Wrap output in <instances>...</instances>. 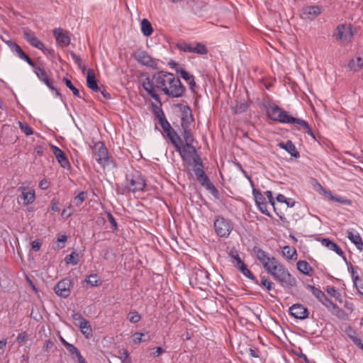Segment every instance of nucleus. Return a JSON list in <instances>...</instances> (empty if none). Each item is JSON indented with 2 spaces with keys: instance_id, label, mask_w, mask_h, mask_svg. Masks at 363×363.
<instances>
[{
  "instance_id": "obj_12",
  "label": "nucleus",
  "mask_w": 363,
  "mask_h": 363,
  "mask_svg": "<svg viewBox=\"0 0 363 363\" xmlns=\"http://www.w3.org/2000/svg\"><path fill=\"white\" fill-rule=\"evenodd\" d=\"M289 313L296 319L304 320L308 317L309 311L303 305L295 303L289 308Z\"/></svg>"
},
{
  "instance_id": "obj_3",
  "label": "nucleus",
  "mask_w": 363,
  "mask_h": 363,
  "mask_svg": "<svg viewBox=\"0 0 363 363\" xmlns=\"http://www.w3.org/2000/svg\"><path fill=\"white\" fill-rule=\"evenodd\" d=\"M162 123H160V125L166 134L167 137L169 139L171 143L174 145L176 150L179 153L180 157L184 162H187V157H186V150L183 146L182 140L180 136L177 134V133L174 130V129L171 126L170 123L167 119H164L162 121Z\"/></svg>"
},
{
  "instance_id": "obj_56",
  "label": "nucleus",
  "mask_w": 363,
  "mask_h": 363,
  "mask_svg": "<svg viewBox=\"0 0 363 363\" xmlns=\"http://www.w3.org/2000/svg\"><path fill=\"white\" fill-rule=\"evenodd\" d=\"M259 210L264 215L272 217L271 213L267 210V204L266 202L260 203L259 204H257Z\"/></svg>"
},
{
  "instance_id": "obj_42",
  "label": "nucleus",
  "mask_w": 363,
  "mask_h": 363,
  "mask_svg": "<svg viewBox=\"0 0 363 363\" xmlns=\"http://www.w3.org/2000/svg\"><path fill=\"white\" fill-rule=\"evenodd\" d=\"M72 318L73 319L74 323L77 326H81L82 324L85 325L87 320L82 315L81 313L75 311L72 312Z\"/></svg>"
},
{
  "instance_id": "obj_55",
  "label": "nucleus",
  "mask_w": 363,
  "mask_h": 363,
  "mask_svg": "<svg viewBox=\"0 0 363 363\" xmlns=\"http://www.w3.org/2000/svg\"><path fill=\"white\" fill-rule=\"evenodd\" d=\"M197 180L201 184V186L206 188V189L213 184L206 174L199 177Z\"/></svg>"
},
{
  "instance_id": "obj_6",
  "label": "nucleus",
  "mask_w": 363,
  "mask_h": 363,
  "mask_svg": "<svg viewBox=\"0 0 363 363\" xmlns=\"http://www.w3.org/2000/svg\"><path fill=\"white\" fill-rule=\"evenodd\" d=\"M126 182V188L128 192L143 191L147 185L146 179L140 172L127 174Z\"/></svg>"
},
{
  "instance_id": "obj_49",
  "label": "nucleus",
  "mask_w": 363,
  "mask_h": 363,
  "mask_svg": "<svg viewBox=\"0 0 363 363\" xmlns=\"http://www.w3.org/2000/svg\"><path fill=\"white\" fill-rule=\"evenodd\" d=\"M18 125L21 130L27 136L33 134V130L27 123L23 122H18Z\"/></svg>"
},
{
  "instance_id": "obj_64",
  "label": "nucleus",
  "mask_w": 363,
  "mask_h": 363,
  "mask_svg": "<svg viewBox=\"0 0 363 363\" xmlns=\"http://www.w3.org/2000/svg\"><path fill=\"white\" fill-rule=\"evenodd\" d=\"M203 169L204 167H194L193 171L196 177V179L206 174Z\"/></svg>"
},
{
  "instance_id": "obj_45",
  "label": "nucleus",
  "mask_w": 363,
  "mask_h": 363,
  "mask_svg": "<svg viewBox=\"0 0 363 363\" xmlns=\"http://www.w3.org/2000/svg\"><path fill=\"white\" fill-rule=\"evenodd\" d=\"M62 81L65 82V85L67 86V87H68L73 93V94L78 97V98H82V96L80 94V92L79 91L78 89H77L72 84V82H71L70 79H69L68 78H63Z\"/></svg>"
},
{
  "instance_id": "obj_43",
  "label": "nucleus",
  "mask_w": 363,
  "mask_h": 363,
  "mask_svg": "<svg viewBox=\"0 0 363 363\" xmlns=\"http://www.w3.org/2000/svg\"><path fill=\"white\" fill-rule=\"evenodd\" d=\"M192 52L199 55H206L208 53L206 46L201 43H196L195 46H192Z\"/></svg>"
},
{
  "instance_id": "obj_27",
  "label": "nucleus",
  "mask_w": 363,
  "mask_h": 363,
  "mask_svg": "<svg viewBox=\"0 0 363 363\" xmlns=\"http://www.w3.org/2000/svg\"><path fill=\"white\" fill-rule=\"evenodd\" d=\"M347 238L356 246V247L362 250L363 248V241L359 233L354 234L352 231H347Z\"/></svg>"
},
{
  "instance_id": "obj_19",
  "label": "nucleus",
  "mask_w": 363,
  "mask_h": 363,
  "mask_svg": "<svg viewBox=\"0 0 363 363\" xmlns=\"http://www.w3.org/2000/svg\"><path fill=\"white\" fill-rule=\"evenodd\" d=\"M279 146L281 148L285 150L292 157L295 158H298L300 157L299 152L297 150L295 145L291 140H287L286 143H280Z\"/></svg>"
},
{
  "instance_id": "obj_39",
  "label": "nucleus",
  "mask_w": 363,
  "mask_h": 363,
  "mask_svg": "<svg viewBox=\"0 0 363 363\" xmlns=\"http://www.w3.org/2000/svg\"><path fill=\"white\" fill-rule=\"evenodd\" d=\"M345 262H347V260ZM346 263L347 264L348 270L351 274L354 285H357V282L360 281L357 269L360 270V269L358 267H354L351 263Z\"/></svg>"
},
{
  "instance_id": "obj_62",
  "label": "nucleus",
  "mask_w": 363,
  "mask_h": 363,
  "mask_svg": "<svg viewBox=\"0 0 363 363\" xmlns=\"http://www.w3.org/2000/svg\"><path fill=\"white\" fill-rule=\"evenodd\" d=\"M69 54L75 64H77L79 67H82L81 57L79 55H76L73 51H70Z\"/></svg>"
},
{
  "instance_id": "obj_33",
  "label": "nucleus",
  "mask_w": 363,
  "mask_h": 363,
  "mask_svg": "<svg viewBox=\"0 0 363 363\" xmlns=\"http://www.w3.org/2000/svg\"><path fill=\"white\" fill-rule=\"evenodd\" d=\"M33 72L37 75L38 79L40 81L43 78L48 77V73L42 65H37L33 62Z\"/></svg>"
},
{
  "instance_id": "obj_15",
  "label": "nucleus",
  "mask_w": 363,
  "mask_h": 363,
  "mask_svg": "<svg viewBox=\"0 0 363 363\" xmlns=\"http://www.w3.org/2000/svg\"><path fill=\"white\" fill-rule=\"evenodd\" d=\"M24 38L34 48H36L40 50H42L44 53L47 50V49L45 48L44 43L40 40L33 33L30 32V30H25L24 31Z\"/></svg>"
},
{
  "instance_id": "obj_4",
  "label": "nucleus",
  "mask_w": 363,
  "mask_h": 363,
  "mask_svg": "<svg viewBox=\"0 0 363 363\" xmlns=\"http://www.w3.org/2000/svg\"><path fill=\"white\" fill-rule=\"evenodd\" d=\"M91 149L95 160L101 167H117L116 162L108 155V150L104 143L99 141L94 143Z\"/></svg>"
},
{
  "instance_id": "obj_31",
  "label": "nucleus",
  "mask_w": 363,
  "mask_h": 363,
  "mask_svg": "<svg viewBox=\"0 0 363 363\" xmlns=\"http://www.w3.org/2000/svg\"><path fill=\"white\" fill-rule=\"evenodd\" d=\"M282 253L287 259L296 260L297 259V253L296 249L288 245L283 247Z\"/></svg>"
},
{
  "instance_id": "obj_14",
  "label": "nucleus",
  "mask_w": 363,
  "mask_h": 363,
  "mask_svg": "<svg viewBox=\"0 0 363 363\" xmlns=\"http://www.w3.org/2000/svg\"><path fill=\"white\" fill-rule=\"evenodd\" d=\"M51 149L55 155L57 161L60 166L65 169L70 167V163L65 155V153L58 147L51 145Z\"/></svg>"
},
{
  "instance_id": "obj_30",
  "label": "nucleus",
  "mask_w": 363,
  "mask_h": 363,
  "mask_svg": "<svg viewBox=\"0 0 363 363\" xmlns=\"http://www.w3.org/2000/svg\"><path fill=\"white\" fill-rule=\"evenodd\" d=\"M141 32L145 37L150 36L153 33V28L151 23L146 18L141 21Z\"/></svg>"
},
{
  "instance_id": "obj_2",
  "label": "nucleus",
  "mask_w": 363,
  "mask_h": 363,
  "mask_svg": "<svg viewBox=\"0 0 363 363\" xmlns=\"http://www.w3.org/2000/svg\"><path fill=\"white\" fill-rule=\"evenodd\" d=\"M253 253L263 265L266 272L286 291L297 286L296 279L289 272L286 267L274 257L269 255L258 246L252 249Z\"/></svg>"
},
{
  "instance_id": "obj_28",
  "label": "nucleus",
  "mask_w": 363,
  "mask_h": 363,
  "mask_svg": "<svg viewBox=\"0 0 363 363\" xmlns=\"http://www.w3.org/2000/svg\"><path fill=\"white\" fill-rule=\"evenodd\" d=\"M327 309L333 315L337 316L339 318L344 319L346 315L345 312L333 301L331 302V304L327 307Z\"/></svg>"
},
{
  "instance_id": "obj_21",
  "label": "nucleus",
  "mask_w": 363,
  "mask_h": 363,
  "mask_svg": "<svg viewBox=\"0 0 363 363\" xmlns=\"http://www.w3.org/2000/svg\"><path fill=\"white\" fill-rule=\"evenodd\" d=\"M251 101L250 100L238 101H236L235 105L231 106L233 113L240 114L245 113L250 107Z\"/></svg>"
},
{
  "instance_id": "obj_18",
  "label": "nucleus",
  "mask_w": 363,
  "mask_h": 363,
  "mask_svg": "<svg viewBox=\"0 0 363 363\" xmlns=\"http://www.w3.org/2000/svg\"><path fill=\"white\" fill-rule=\"evenodd\" d=\"M86 85L89 89L94 91L96 92L100 90V87L98 86L97 80L95 77L94 72L91 69H89L87 71Z\"/></svg>"
},
{
  "instance_id": "obj_52",
  "label": "nucleus",
  "mask_w": 363,
  "mask_h": 363,
  "mask_svg": "<svg viewBox=\"0 0 363 363\" xmlns=\"http://www.w3.org/2000/svg\"><path fill=\"white\" fill-rule=\"evenodd\" d=\"M297 125L303 127V128H305L306 130V133L310 135L313 138H315V135L314 133H313L311 128H310L308 123L303 120V119H299V121H298V123H297Z\"/></svg>"
},
{
  "instance_id": "obj_61",
  "label": "nucleus",
  "mask_w": 363,
  "mask_h": 363,
  "mask_svg": "<svg viewBox=\"0 0 363 363\" xmlns=\"http://www.w3.org/2000/svg\"><path fill=\"white\" fill-rule=\"evenodd\" d=\"M107 218L108 221L111 223L112 225V228L113 230H116L118 228L117 223L116 221V219L114 218L111 212H107Z\"/></svg>"
},
{
  "instance_id": "obj_47",
  "label": "nucleus",
  "mask_w": 363,
  "mask_h": 363,
  "mask_svg": "<svg viewBox=\"0 0 363 363\" xmlns=\"http://www.w3.org/2000/svg\"><path fill=\"white\" fill-rule=\"evenodd\" d=\"M252 194H253V196H254L256 205L257 204H259L260 203L266 202L265 201V198L262 194V193L260 192L259 190H258V189H257L255 188H253V189H252Z\"/></svg>"
},
{
  "instance_id": "obj_24",
  "label": "nucleus",
  "mask_w": 363,
  "mask_h": 363,
  "mask_svg": "<svg viewBox=\"0 0 363 363\" xmlns=\"http://www.w3.org/2000/svg\"><path fill=\"white\" fill-rule=\"evenodd\" d=\"M189 126V125H182V128L183 130L182 136L184 138L186 147L191 146V143H193L194 142V137Z\"/></svg>"
},
{
  "instance_id": "obj_22",
  "label": "nucleus",
  "mask_w": 363,
  "mask_h": 363,
  "mask_svg": "<svg viewBox=\"0 0 363 363\" xmlns=\"http://www.w3.org/2000/svg\"><path fill=\"white\" fill-rule=\"evenodd\" d=\"M257 284L260 286L261 287H263V288L266 289V290L268 292H270L271 291H274L275 293L277 292V291L274 289V282H272L266 276H261L260 282L258 281V284ZM269 294L272 297H274V296L272 294L269 293Z\"/></svg>"
},
{
  "instance_id": "obj_51",
  "label": "nucleus",
  "mask_w": 363,
  "mask_h": 363,
  "mask_svg": "<svg viewBox=\"0 0 363 363\" xmlns=\"http://www.w3.org/2000/svg\"><path fill=\"white\" fill-rule=\"evenodd\" d=\"M345 334L353 340L357 337V331L353 328L351 325H347L344 330Z\"/></svg>"
},
{
  "instance_id": "obj_16",
  "label": "nucleus",
  "mask_w": 363,
  "mask_h": 363,
  "mask_svg": "<svg viewBox=\"0 0 363 363\" xmlns=\"http://www.w3.org/2000/svg\"><path fill=\"white\" fill-rule=\"evenodd\" d=\"M176 72L179 74L181 77L188 82L190 89L193 92H195V87H196V84L194 80V77L192 74H190L182 67L176 69Z\"/></svg>"
},
{
  "instance_id": "obj_25",
  "label": "nucleus",
  "mask_w": 363,
  "mask_h": 363,
  "mask_svg": "<svg viewBox=\"0 0 363 363\" xmlns=\"http://www.w3.org/2000/svg\"><path fill=\"white\" fill-rule=\"evenodd\" d=\"M296 266L298 270L305 275L311 276L313 271L308 262L305 260H299L297 262Z\"/></svg>"
},
{
  "instance_id": "obj_23",
  "label": "nucleus",
  "mask_w": 363,
  "mask_h": 363,
  "mask_svg": "<svg viewBox=\"0 0 363 363\" xmlns=\"http://www.w3.org/2000/svg\"><path fill=\"white\" fill-rule=\"evenodd\" d=\"M54 35L57 43L62 46L67 47L70 44V38L68 36L67 33H64L62 30L57 32L55 30H54Z\"/></svg>"
},
{
  "instance_id": "obj_37",
  "label": "nucleus",
  "mask_w": 363,
  "mask_h": 363,
  "mask_svg": "<svg viewBox=\"0 0 363 363\" xmlns=\"http://www.w3.org/2000/svg\"><path fill=\"white\" fill-rule=\"evenodd\" d=\"M161 106L162 105L160 104V106H157L152 103V111L155 116L158 118L160 124L162 123V121L167 119Z\"/></svg>"
},
{
  "instance_id": "obj_34",
  "label": "nucleus",
  "mask_w": 363,
  "mask_h": 363,
  "mask_svg": "<svg viewBox=\"0 0 363 363\" xmlns=\"http://www.w3.org/2000/svg\"><path fill=\"white\" fill-rule=\"evenodd\" d=\"M15 52L20 59L25 60L30 67H33L32 59L22 50L20 45L16 48Z\"/></svg>"
},
{
  "instance_id": "obj_54",
  "label": "nucleus",
  "mask_w": 363,
  "mask_h": 363,
  "mask_svg": "<svg viewBox=\"0 0 363 363\" xmlns=\"http://www.w3.org/2000/svg\"><path fill=\"white\" fill-rule=\"evenodd\" d=\"M119 353L121 354L120 359H121L122 363H132L131 357H130V354L127 350H122L119 351Z\"/></svg>"
},
{
  "instance_id": "obj_13",
  "label": "nucleus",
  "mask_w": 363,
  "mask_h": 363,
  "mask_svg": "<svg viewBox=\"0 0 363 363\" xmlns=\"http://www.w3.org/2000/svg\"><path fill=\"white\" fill-rule=\"evenodd\" d=\"M177 106L179 107L182 111L181 126L183 125H189L194 120L190 106L188 105H182L181 104H179Z\"/></svg>"
},
{
  "instance_id": "obj_32",
  "label": "nucleus",
  "mask_w": 363,
  "mask_h": 363,
  "mask_svg": "<svg viewBox=\"0 0 363 363\" xmlns=\"http://www.w3.org/2000/svg\"><path fill=\"white\" fill-rule=\"evenodd\" d=\"M81 259V255L79 253L76 252H72L69 255H67L65 258V262L67 264H72L73 266L77 265Z\"/></svg>"
},
{
  "instance_id": "obj_57",
  "label": "nucleus",
  "mask_w": 363,
  "mask_h": 363,
  "mask_svg": "<svg viewBox=\"0 0 363 363\" xmlns=\"http://www.w3.org/2000/svg\"><path fill=\"white\" fill-rule=\"evenodd\" d=\"M206 190H208L216 199H220L219 191L216 188V186L213 185V184H212L210 186H208L206 189Z\"/></svg>"
},
{
  "instance_id": "obj_36",
  "label": "nucleus",
  "mask_w": 363,
  "mask_h": 363,
  "mask_svg": "<svg viewBox=\"0 0 363 363\" xmlns=\"http://www.w3.org/2000/svg\"><path fill=\"white\" fill-rule=\"evenodd\" d=\"M348 66L351 69L357 72L363 67V59L360 57H357L356 60L352 59Z\"/></svg>"
},
{
  "instance_id": "obj_26",
  "label": "nucleus",
  "mask_w": 363,
  "mask_h": 363,
  "mask_svg": "<svg viewBox=\"0 0 363 363\" xmlns=\"http://www.w3.org/2000/svg\"><path fill=\"white\" fill-rule=\"evenodd\" d=\"M228 256L229 257H230V262L235 268H238V266L240 265L244 262L239 255L238 250L235 247H233L230 250V252H228Z\"/></svg>"
},
{
  "instance_id": "obj_11",
  "label": "nucleus",
  "mask_w": 363,
  "mask_h": 363,
  "mask_svg": "<svg viewBox=\"0 0 363 363\" xmlns=\"http://www.w3.org/2000/svg\"><path fill=\"white\" fill-rule=\"evenodd\" d=\"M322 13L319 6H306L301 10L300 17L305 21H313Z\"/></svg>"
},
{
  "instance_id": "obj_44",
  "label": "nucleus",
  "mask_w": 363,
  "mask_h": 363,
  "mask_svg": "<svg viewBox=\"0 0 363 363\" xmlns=\"http://www.w3.org/2000/svg\"><path fill=\"white\" fill-rule=\"evenodd\" d=\"M87 191H81L79 192L73 199V202L76 206H80L82 203L87 198Z\"/></svg>"
},
{
  "instance_id": "obj_50",
  "label": "nucleus",
  "mask_w": 363,
  "mask_h": 363,
  "mask_svg": "<svg viewBox=\"0 0 363 363\" xmlns=\"http://www.w3.org/2000/svg\"><path fill=\"white\" fill-rule=\"evenodd\" d=\"M331 201L343 204V205H351L352 201L350 199L342 197L338 195L331 196Z\"/></svg>"
},
{
  "instance_id": "obj_40",
  "label": "nucleus",
  "mask_w": 363,
  "mask_h": 363,
  "mask_svg": "<svg viewBox=\"0 0 363 363\" xmlns=\"http://www.w3.org/2000/svg\"><path fill=\"white\" fill-rule=\"evenodd\" d=\"M85 281L91 286H99L102 284L101 280L98 278V275L96 274H90L87 277V279Z\"/></svg>"
},
{
  "instance_id": "obj_53",
  "label": "nucleus",
  "mask_w": 363,
  "mask_h": 363,
  "mask_svg": "<svg viewBox=\"0 0 363 363\" xmlns=\"http://www.w3.org/2000/svg\"><path fill=\"white\" fill-rule=\"evenodd\" d=\"M74 212V210L73 208V206L72 204H69L67 206L66 208H64L61 213V216L64 218V219H67L68 218H69L70 216H72L73 215Z\"/></svg>"
},
{
  "instance_id": "obj_46",
  "label": "nucleus",
  "mask_w": 363,
  "mask_h": 363,
  "mask_svg": "<svg viewBox=\"0 0 363 363\" xmlns=\"http://www.w3.org/2000/svg\"><path fill=\"white\" fill-rule=\"evenodd\" d=\"M177 48L185 52H192V45L185 41H179L176 44Z\"/></svg>"
},
{
  "instance_id": "obj_8",
  "label": "nucleus",
  "mask_w": 363,
  "mask_h": 363,
  "mask_svg": "<svg viewBox=\"0 0 363 363\" xmlns=\"http://www.w3.org/2000/svg\"><path fill=\"white\" fill-rule=\"evenodd\" d=\"M190 283L203 290L208 285L209 273L203 268H194L190 277Z\"/></svg>"
},
{
  "instance_id": "obj_7",
  "label": "nucleus",
  "mask_w": 363,
  "mask_h": 363,
  "mask_svg": "<svg viewBox=\"0 0 363 363\" xmlns=\"http://www.w3.org/2000/svg\"><path fill=\"white\" fill-rule=\"evenodd\" d=\"M233 228V223L230 219L222 216H216L214 220V229L218 236L228 238Z\"/></svg>"
},
{
  "instance_id": "obj_63",
  "label": "nucleus",
  "mask_w": 363,
  "mask_h": 363,
  "mask_svg": "<svg viewBox=\"0 0 363 363\" xmlns=\"http://www.w3.org/2000/svg\"><path fill=\"white\" fill-rule=\"evenodd\" d=\"M58 206H59V201L57 199L53 198L51 200V203H50L51 210L55 212H58L60 211V208Z\"/></svg>"
},
{
  "instance_id": "obj_38",
  "label": "nucleus",
  "mask_w": 363,
  "mask_h": 363,
  "mask_svg": "<svg viewBox=\"0 0 363 363\" xmlns=\"http://www.w3.org/2000/svg\"><path fill=\"white\" fill-rule=\"evenodd\" d=\"M315 297L326 308L328 307L331 302L333 301L323 292L320 289L317 292Z\"/></svg>"
},
{
  "instance_id": "obj_59",
  "label": "nucleus",
  "mask_w": 363,
  "mask_h": 363,
  "mask_svg": "<svg viewBox=\"0 0 363 363\" xmlns=\"http://www.w3.org/2000/svg\"><path fill=\"white\" fill-rule=\"evenodd\" d=\"M193 162H194V167H204L203 162L199 154H196V155H193Z\"/></svg>"
},
{
  "instance_id": "obj_29",
  "label": "nucleus",
  "mask_w": 363,
  "mask_h": 363,
  "mask_svg": "<svg viewBox=\"0 0 363 363\" xmlns=\"http://www.w3.org/2000/svg\"><path fill=\"white\" fill-rule=\"evenodd\" d=\"M236 269H238L245 277L252 280L255 284H258V280L255 277V275L251 272V271L248 269L247 266L245 264V262L238 266V268Z\"/></svg>"
},
{
  "instance_id": "obj_20",
  "label": "nucleus",
  "mask_w": 363,
  "mask_h": 363,
  "mask_svg": "<svg viewBox=\"0 0 363 363\" xmlns=\"http://www.w3.org/2000/svg\"><path fill=\"white\" fill-rule=\"evenodd\" d=\"M35 199V193L34 189H30L27 192H23L18 198V203H20L21 201L23 200V203L25 206L32 203Z\"/></svg>"
},
{
  "instance_id": "obj_48",
  "label": "nucleus",
  "mask_w": 363,
  "mask_h": 363,
  "mask_svg": "<svg viewBox=\"0 0 363 363\" xmlns=\"http://www.w3.org/2000/svg\"><path fill=\"white\" fill-rule=\"evenodd\" d=\"M128 319L132 323H137L141 320V315L136 311H130L128 315Z\"/></svg>"
},
{
  "instance_id": "obj_41",
  "label": "nucleus",
  "mask_w": 363,
  "mask_h": 363,
  "mask_svg": "<svg viewBox=\"0 0 363 363\" xmlns=\"http://www.w3.org/2000/svg\"><path fill=\"white\" fill-rule=\"evenodd\" d=\"M80 329L81 333L86 337L89 338L92 337V329L88 320L84 324H82L81 326H78Z\"/></svg>"
},
{
  "instance_id": "obj_35",
  "label": "nucleus",
  "mask_w": 363,
  "mask_h": 363,
  "mask_svg": "<svg viewBox=\"0 0 363 363\" xmlns=\"http://www.w3.org/2000/svg\"><path fill=\"white\" fill-rule=\"evenodd\" d=\"M345 30V26L344 24L338 25L335 29L333 37L335 38L337 40H342L346 38L344 35V31Z\"/></svg>"
},
{
  "instance_id": "obj_1",
  "label": "nucleus",
  "mask_w": 363,
  "mask_h": 363,
  "mask_svg": "<svg viewBox=\"0 0 363 363\" xmlns=\"http://www.w3.org/2000/svg\"><path fill=\"white\" fill-rule=\"evenodd\" d=\"M142 86L147 93L160 105L162 102L157 91L172 98L182 97L186 92V87L179 77L163 70L155 73L152 77L147 75Z\"/></svg>"
},
{
  "instance_id": "obj_9",
  "label": "nucleus",
  "mask_w": 363,
  "mask_h": 363,
  "mask_svg": "<svg viewBox=\"0 0 363 363\" xmlns=\"http://www.w3.org/2000/svg\"><path fill=\"white\" fill-rule=\"evenodd\" d=\"M133 58L140 65L150 67L152 69H157V64L155 60L145 50H138L133 53Z\"/></svg>"
},
{
  "instance_id": "obj_60",
  "label": "nucleus",
  "mask_w": 363,
  "mask_h": 363,
  "mask_svg": "<svg viewBox=\"0 0 363 363\" xmlns=\"http://www.w3.org/2000/svg\"><path fill=\"white\" fill-rule=\"evenodd\" d=\"M67 240V236L66 235H60L57 237L58 248L62 249L65 247L64 244Z\"/></svg>"
},
{
  "instance_id": "obj_58",
  "label": "nucleus",
  "mask_w": 363,
  "mask_h": 363,
  "mask_svg": "<svg viewBox=\"0 0 363 363\" xmlns=\"http://www.w3.org/2000/svg\"><path fill=\"white\" fill-rule=\"evenodd\" d=\"M326 291L330 296L335 297V298H338V297L340 296V293L334 286H328Z\"/></svg>"
},
{
  "instance_id": "obj_17",
  "label": "nucleus",
  "mask_w": 363,
  "mask_h": 363,
  "mask_svg": "<svg viewBox=\"0 0 363 363\" xmlns=\"http://www.w3.org/2000/svg\"><path fill=\"white\" fill-rule=\"evenodd\" d=\"M320 242L323 246L326 247L328 249L332 251L335 252L338 255L342 256L343 259L346 261L344 252L339 245H337L329 238H322Z\"/></svg>"
},
{
  "instance_id": "obj_5",
  "label": "nucleus",
  "mask_w": 363,
  "mask_h": 363,
  "mask_svg": "<svg viewBox=\"0 0 363 363\" xmlns=\"http://www.w3.org/2000/svg\"><path fill=\"white\" fill-rule=\"evenodd\" d=\"M267 116L272 120L281 123L297 124L300 118H294L277 105L271 106L267 108Z\"/></svg>"
},
{
  "instance_id": "obj_10",
  "label": "nucleus",
  "mask_w": 363,
  "mask_h": 363,
  "mask_svg": "<svg viewBox=\"0 0 363 363\" xmlns=\"http://www.w3.org/2000/svg\"><path fill=\"white\" fill-rule=\"evenodd\" d=\"M72 284V280L69 278H65L55 285L54 291L57 296L62 298H67L71 292Z\"/></svg>"
}]
</instances>
